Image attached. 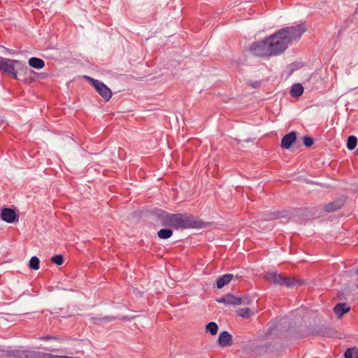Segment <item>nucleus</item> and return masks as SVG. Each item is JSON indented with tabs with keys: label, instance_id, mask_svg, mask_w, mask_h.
<instances>
[{
	"label": "nucleus",
	"instance_id": "obj_20",
	"mask_svg": "<svg viewBox=\"0 0 358 358\" xmlns=\"http://www.w3.org/2000/svg\"><path fill=\"white\" fill-rule=\"evenodd\" d=\"M345 358H358V348L354 347L348 349L344 354Z\"/></svg>",
	"mask_w": 358,
	"mask_h": 358
},
{
	"label": "nucleus",
	"instance_id": "obj_13",
	"mask_svg": "<svg viewBox=\"0 0 358 358\" xmlns=\"http://www.w3.org/2000/svg\"><path fill=\"white\" fill-rule=\"evenodd\" d=\"M350 310V306H347L345 303H339L334 308V313L338 317H341L344 314L348 313Z\"/></svg>",
	"mask_w": 358,
	"mask_h": 358
},
{
	"label": "nucleus",
	"instance_id": "obj_11",
	"mask_svg": "<svg viewBox=\"0 0 358 358\" xmlns=\"http://www.w3.org/2000/svg\"><path fill=\"white\" fill-rule=\"evenodd\" d=\"M234 278H235L236 280L239 279V276L238 275H234L231 273H227L220 276L217 280V287L218 289L222 288L224 286L228 285Z\"/></svg>",
	"mask_w": 358,
	"mask_h": 358
},
{
	"label": "nucleus",
	"instance_id": "obj_21",
	"mask_svg": "<svg viewBox=\"0 0 358 358\" xmlns=\"http://www.w3.org/2000/svg\"><path fill=\"white\" fill-rule=\"evenodd\" d=\"M206 329L211 335H215L218 330V326L215 322H210L206 324Z\"/></svg>",
	"mask_w": 358,
	"mask_h": 358
},
{
	"label": "nucleus",
	"instance_id": "obj_8",
	"mask_svg": "<svg viewBox=\"0 0 358 358\" xmlns=\"http://www.w3.org/2000/svg\"><path fill=\"white\" fill-rule=\"evenodd\" d=\"M216 301L220 303H224L227 305H240L241 303V299L239 297H236L231 294H227L224 296L217 299Z\"/></svg>",
	"mask_w": 358,
	"mask_h": 358
},
{
	"label": "nucleus",
	"instance_id": "obj_15",
	"mask_svg": "<svg viewBox=\"0 0 358 358\" xmlns=\"http://www.w3.org/2000/svg\"><path fill=\"white\" fill-rule=\"evenodd\" d=\"M343 206V201L340 200L330 202L324 206V211L327 213L334 212Z\"/></svg>",
	"mask_w": 358,
	"mask_h": 358
},
{
	"label": "nucleus",
	"instance_id": "obj_5",
	"mask_svg": "<svg viewBox=\"0 0 358 358\" xmlns=\"http://www.w3.org/2000/svg\"><path fill=\"white\" fill-rule=\"evenodd\" d=\"M267 38L260 42L255 43L250 47V50L254 55L259 57H269L271 55L270 47H268Z\"/></svg>",
	"mask_w": 358,
	"mask_h": 358
},
{
	"label": "nucleus",
	"instance_id": "obj_25",
	"mask_svg": "<svg viewBox=\"0 0 358 358\" xmlns=\"http://www.w3.org/2000/svg\"><path fill=\"white\" fill-rule=\"evenodd\" d=\"M51 262L57 266H60L64 262V257L62 255H56L52 257Z\"/></svg>",
	"mask_w": 358,
	"mask_h": 358
},
{
	"label": "nucleus",
	"instance_id": "obj_1",
	"mask_svg": "<svg viewBox=\"0 0 358 358\" xmlns=\"http://www.w3.org/2000/svg\"><path fill=\"white\" fill-rule=\"evenodd\" d=\"M306 30V24L301 23L296 26L280 29L267 37L271 55L275 56L283 53L289 45L299 41Z\"/></svg>",
	"mask_w": 358,
	"mask_h": 358
},
{
	"label": "nucleus",
	"instance_id": "obj_3",
	"mask_svg": "<svg viewBox=\"0 0 358 358\" xmlns=\"http://www.w3.org/2000/svg\"><path fill=\"white\" fill-rule=\"evenodd\" d=\"M265 279L268 282L274 285H285L287 287H292L296 285H301L303 284V281L294 277L287 276L274 271L266 273L265 275Z\"/></svg>",
	"mask_w": 358,
	"mask_h": 358
},
{
	"label": "nucleus",
	"instance_id": "obj_24",
	"mask_svg": "<svg viewBox=\"0 0 358 358\" xmlns=\"http://www.w3.org/2000/svg\"><path fill=\"white\" fill-rule=\"evenodd\" d=\"M251 310L248 308H240L237 311V314L238 316L243 317H248L251 315Z\"/></svg>",
	"mask_w": 358,
	"mask_h": 358
},
{
	"label": "nucleus",
	"instance_id": "obj_10",
	"mask_svg": "<svg viewBox=\"0 0 358 358\" xmlns=\"http://www.w3.org/2000/svg\"><path fill=\"white\" fill-rule=\"evenodd\" d=\"M218 343L222 347L231 346L233 344L231 335L226 331L221 332L219 335Z\"/></svg>",
	"mask_w": 358,
	"mask_h": 358
},
{
	"label": "nucleus",
	"instance_id": "obj_17",
	"mask_svg": "<svg viewBox=\"0 0 358 358\" xmlns=\"http://www.w3.org/2000/svg\"><path fill=\"white\" fill-rule=\"evenodd\" d=\"M29 65L36 69H41L45 66V62L38 57H31L28 61Z\"/></svg>",
	"mask_w": 358,
	"mask_h": 358
},
{
	"label": "nucleus",
	"instance_id": "obj_12",
	"mask_svg": "<svg viewBox=\"0 0 358 358\" xmlns=\"http://www.w3.org/2000/svg\"><path fill=\"white\" fill-rule=\"evenodd\" d=\"M173 214L162 211L158 217L161 220L162 225L164 227H171L173 228V222H172V216Z\"/></svg>",
	"mask_w": 358,
	"mask_h": 358
},
{
	"label": "nucleus",
	"instance_id": "obj_19",
	"mask_svg": "<svg viewBox=\"0 0 358 358\" xmlns=\"http://www.w3.org/2000/svg\"><path fill=\"white\" fill-rule=\"evenodd\" d=\"M173 234V231L171 229H162L157 232V236L161 239H167Z\"/></svg>",
	"mask_w": 358,
	"mask_h": 358
},
{
	"label": "nucleus",
	"instance_id": "obj_16",
	"mask_svg": "<svg viewBox=\"0 0 358 358\" xmlns=\"http://www.w3.org/2000/svg\"><path fill=\"white\" fill-rule=\"evenodd\" d=\"M303 87L301 83H295L291 87L289 93L292 97H299L303 94Z\"/></svg>",
	"mask_w": 358,
	"mask_h": 358
},
{
	"label": "nucleus",
	"instance_id": "obj_18",
	"mask_svg": "<svg viewBox=\"0 0 358 358\" xmlns=\"http://www.w3.org/2000/svg\"><path fill=\"white\" fill-rule=\"evenodd\" d=\"M31 350H13L14 358H30Z\"/></svg>",
	"mask_w": 358,
	"mask_h": 358
},
{
	"label": "nucleus",
	"instance_id": "obj_7",
	"mask_svg": "<svg viewBox=\"0 0 358 358\" xmlns=\"http://www.w3.org/2000/svg\"><path fill=\"white\" fill-rule=\"evenodd\" d=\"M296 140V132L293 131L285 136L281 140L280 146L283 149H289Z\"/></svg>",
	"mask_w": 358,
	"mask_h": 358
},
{
	"label": "nucleus",
	"instance_id": "obj_31",
	"mask_svg": "<svg viewBox=\"0 0 358 358\" xmlns=\"http://www.w3.org/2000/svg\"><path fill=\"white\" fill-rule=\"evenodd\" d=\"M3 49H4L6 52H8V53H10V54H15V52L14 50H10V49H8V48H7L3 47Z\"/></svg>",
	"mask_w": 358,
	"mask_h": 358
},
{
	"label": "nucleus",
	"instance_id": "obj_14",
	"mask_svg": "<svg viewBox=\"0 0 358 358\" xmlns=\"http://www.w3.org/2000/svg\"><path fill=\"white\" fill-rule=\"evenodd\" d=\"M289 215L287 211H276V212H270L266 214V217L264 218L265 220H277L282 217H287Z\"/></svg>",
	"mask_w": 358,
	"mask_h": 358
},
{
	"label": "nucleus",
	"instance_id": "obj_26",
	"mask_svg": "<svg viewBox=\"0 0 358 358\" xmlns=\"http://www.w3.org/2000/svg\"><path fill=\"white\" fill-rule=\"evenodd\" d=\"M303 142L306 147H310L314 143L313 138L308 136L303 137Z\"/></svg>",
	"mask_w": 358,
	"mask_h": 358
},
{
	"label": "nucleus",
	"instance_id": "obj_28",
	"mask_svg": "<svg viewBox=\"0 0 358 358\" xmlns=\"http://www.w3.org/2000/svg\"><path fill=\"white\" fill-rule=\"evenodd\" d=\"M40 339L43 340V341H50V340H57V338L55 336H41L40 338Z\"/></svg>",
	"mask_w": 358,
	"mask_h": 358
},
{
	"label": "nucleus",
	"instance_id": "obj_22",
	"mask_svg": "<svg viewBox=\"0 0 358 358\" xmlns=\"http://www.w3.org/2000/svg\"><path fill=\"white\" fill-rule=\"evenodd\" d=\"M357 144V138L355 136H350L347 141V148L350 150H354Z\"/></svg>",
	"mask_w": 358,
	"mask_h": 358
},
{
	"label": "nucleus",
	"instance_id": "obj_6",
	"mask_svg": "<svg viewBox=\"0 0 358 358\" xmlns=\"http://www.w3.org/2000/svg\"><path fill=\"white\" fill-rule=\"evenodd\" d=\"M7 61L4 62L1 69L3 73L10 75L14 79L18 80L17 72L15 69L14 64H19L18 60L10 59L6 58Z\"/></svg>",
	"mask_w": 358,
	"mask_h": 358
},
{
	"label": "nucleus",
	"instance_id": "obj_4",
	"mask_svg": "<svg viewBox=\"0 0 358 358\" xmlns=\"http://www.w3.org/2000/svg\"><path fill=\"white\" fill-rule=\"evenodd\" d=\"M85 78L87 80L96 92L103 98L105 101H108L112 97V91L102 81L85 76Z\"/></svg>",
	"mask_w": 358,
	"mask_h": 358
},
{
	"label": "nucleus",
	"instance_id": "obj_32",
	"mask_svg": "<svg viewBox=\"0 0 358 358\" xmlns=\"http://www.w3.org/2000/svg\"><path fill=\"white\" fill-rule=\"evenodd\" d=\"M357 288H358V284L356 285Z\"/></svg>",
	"mask_w": 358,
	"mask_h": 358
},
{
	"label": "nucleus",
	"instance_id": "obj_2",
	"mask_svg": "<svg viewBox=\"0 0 358 358\" xmlns=\"http://www.w3.org/2000/svg\"><path fill=\"white\" fill-rule=\"evenodd\" d=\"M173 222V229H203L210 225L209 222H205L201 219L196 217L192 214L188 213H176L172 216Z\"/></svg>",
	"mask_w": 358,
	"mask_h": 358
},
{
	"label": "nucleus",
	"instance_id": "obj_30",
	"mask_svg": "<svg viewBox=\"0 0 358 358\" xmlns=\"http://www.w3.org/2000/svg\"><path fill=\"white\" fill-rule=\"evenodd\" d=\"M7 59L5 57H0V70L1 69L4 62H6Z\"/></svg>",
	"mask_w": 358,
	"mask_h": 358
},
{
	"label": "nucleus",
	"instance_id": "obj_29",
	"mask_svg": "<svg viewBox=\"0 0 358 358\" xmlns=\"http://www.w3.org/2000/svg\"><path fill=\"white\" fill-rule=\"evenodd\" d=\"M97 320L102 321V322H109L113 320V317H105L101 319H96Z\"/></svg>",
	"mask_w": 358,
	"mask_h": 358
},
{
	"label": "nucleus",
	"instance_id": "obj_23",
	"mask_svg": "<svg viewBox=\"0 0 358 358\" xmlns=\"http://www.w3.org/2000/svg\"><path fill=\"white\" fill-rule=\"evenodd\" d=\"M40 260L37 257H32L29 262V266L31 269L38 270L39 268Z\"/></svg>",
	"mask_w": 358,
	"mask_h": 358
},
{
	"label": "nucleus",
	"instance_id": "obj_9",
	"mask_svg": "<svg viewBox=\"0 0 358 358\" xmlns=\"http://www.w3.org/2000/svg\"><path fill=\"white\" fill-rule=\"evenodd\" d=\"M1 219L7 223H13L18 220L16 213L11 208L2 210Z\"/></svg>",
	"mask_w": 358,
	"mask_h": 358
},
{
	"label": "nucleus",
	"instance_id": "obj_27",
	"mask_svg": "<svg viewBox=\"0 0 358 358\" xmlns=\"http://www.w3.org/2000/svg\"><path fill=\"white\" fill-rule=\"evenodd\" d=\"M5 357L8 358H14L13 350H7L3 351Z\"/></svg>",
	"mask_w": 358,
	"mask_h": 358
},
{
	"label": "nucleus",
	"instance_id": "obj_33",
	"mask_svg": "<svg viewBox=\"0 0 358 358\" xmlns=\"http://www.w3.org/2000/svg\"><path fill=\"white\" fill-rule=\"evenodd\" d=\"M357 6H358V3H357Z\"/></svg>",
	"mask_w": 358,
	"mask_h": 358
}]
</instances>
